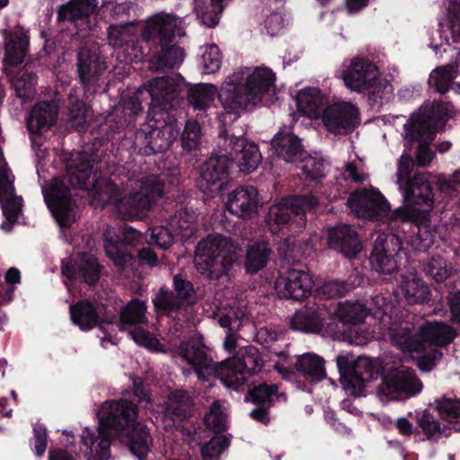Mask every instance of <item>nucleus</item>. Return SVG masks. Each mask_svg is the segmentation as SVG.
I'll return each instance as SVG.
<instances>
[{"mask_svg": "<svg viewBox=\"0 0 460 460\" xmlns=\"http://www.w3.org/2000/svg\"><path fill=\"white\" fill-rule=\"evenodd\" d=\"M320 202L313 194L287 196L271 205L265 217L266 227L274 235L289 236L301 233L306 226V213Z\"/></svg>", "mask_w": 460, "mask_h": 460, "instance_id": "9", "label": "nucleus"}, {"mask_svg": "<svg viewBox=\"0 0 460 460\" xmlns=\"http://www.w3.org/2000/svg\"><path fill=\"white\" fill-rule=\"evenodd\" d=\"M223 0H194L197 17L207 27L213 28L217 25L222 12Z\"/></svg>", "mask_w": 460, "mask_h": 460, "instance_id": "47", "label": "nucleus"}, {"mask_svg": "<svg viewBox=\"0 0 460 460\" xmlns=\"http://www.w3.org/2000/svg\"><path fill=\"white\" fill-rule=\"evenodd\" d=\"M433 404L439 418L452 428V431L460 432V399L443 395L436 398Z\"/></svg>", "mask_w": 460, "mask_h": 460, "instance_id": "38", "label": "nucleus"}, {"mask_svg": "<svg viewBox=\"0 0 460 460\" xmlns=\"http://www.w3.org/2000/svg\"><path fill=\"white\" fill-rule=\"evenodd\" d=\"M102 269L95 257L84 254L77 261V277L85 284L94 286L100 279Z\"/></svg>", "mask_w": 460, "mask_h": 460, "instance_id": "51", "label": "nucleus"}, {"mask_svg": "<svg viewBox=\"0 0 460 460\" xmlns=\"http://www.w3.org/2000/svg\"><path fill=\"white\" fill-rule=\"evenodd\" d=\"M230 440L225 436H215L201 447L203 460H219L221 455L228 448Z\"/></svg>", "mask_w": 460, "mask_h": 460, "instance_id": "57", "label": "nucleus"}, {"mask_svg": "<svg viewBox=\"0 0 460 460\" xmlns=\"http://www.w3.org/2000/svg\"><path fill=\"white\" fill-rule=\"evenodd\" d=\"M73 324L82 331H90L101 323V317L95 305L89 299L79 300L69 307Z\"/></svg>", "mask_w": 460, "mask_h": 460, "instance_id": "36", "label": "nucleus"}, {"mask_svg": "<svg viewBox=\"0 0 460 460\" xmlns=\"http://www.w3.org/2000/svg\"><path fill=\"white\" fill-rule=\"evenodd\" d=\"M367 308L359 303H339L332 312L325 306L305 305L292 317L290 327L304 333H320L324 325L335 334L345 331L346 325H356L364 321Z\"/></svg>", "mask_w": 460, "mask_h": 460, "instance_id": "6", "label": "nucleus"}, {"mask_svg": "<svg viewBox=\"0 0 460 460\" xmlns=\"http://www.w3.org/2000/svg\"><path fill=\"white\" fill-rule=\"evenodd\" d=\"M368 261L371 269L380 274L392 275L397 270L394 250L389 248L387 236L385 234H378L376 237Z\"/></svg>", "mask_w": 460, "mask_h": 460, "instance_id": "31", "label": "nucleus"}, {"mask_svg": "<svg viewBox=\"0 0 460 460\" xmlns=\"http://www.w3.org/2000/svg\"><path fill=\"white\" fill-rule=\"evenodd\" d=\"M116 438L137 460H146L151 452L153 438L146 426L138 424Z\"/></svg>", "mask_w": 460, "mask_h": 460, "instance_id": "30", "label": "nucleus"}, {"mask_svg": "<svg viewBox=\"0 0 460 460\" xmlns=\"http://www.w3.org/2000/svg\"><path fill=\"white\" fill-rule=\"evenodd\" d=\"M34 453L38 457L44 456L48 446V433L44 426L33 428Z\"/></svg>", "mask_w": 460, "mask_h": 460, "instance_id": "64", "label": "nucleus"}, {"mask_svg": "<svg viewBox=\"0 0 460 460\" xmlns=\"http://www.w3.org/2000/svg\"><path fill=\"white\" fill-rule=\"evenodd\" d=\"M76 66L80 83L87 91L95 86L108 68L105 58L86 46L77 52Z\"/></svg>", "mask_w": 460, "mask_h": 460, "instance_id": "24", "label": "nucleus"}, {"mask_svg": "<svg viewBox=\"0 0 460 460\" xmlns=\"http://www.w3.org/2000/svg\"><path fill=\"white\" fill-rule=\"evenodd\" d=\"M172 288L175 296L183 304L195 300L196 292L192 282L184 279L181 274H176L173 277Z\"/></svg>", "mask_w": 460, "mask_h": 460, "instance_id": "58", "label": "nucleus"}, {"mask_svg": "<svg viewBox=\"0 0 460 460\" xmlns=\"http://www.w3.org/2000/svg\"><path fill=\"white\" fill-rule=\"evenodd\" d=\"M134 22H126L125 24L111 23L107 29V40L113 48L120 49L131 41Z\"/></svg>", "mask_w": 460, "mask_h": 460, "instance_id": "52", "label": "nucleus"}, {"mask_svg": "<svg viewBox=\"0 0 460 460\" xmlns=\"http://www.w3.org/2000/svg\"><path fill=\"white\" fill-rule=\"evenodd\" d=\"M313 284V279L308 272L288 269L278 276L275 290L281 298L302 301L310 296Z\"/></svg>", "mask_w": 460, "mask_h": 460, "instance_id": "23", "label": "nucleus"}, {"mask_svg": "<svg viewBox=\"0 0 460 460\" xmlns=\"http://www.w3.org/2000/svg\"><path fill=\"white\" fill-rule=\"evenodd\" d=\"M38 76L33 72L21 71L11 80L15 96L22 104L31 102L36 93Z\"/></svg>", "mask_w": 460, "mask_h": 460, "instance_id": "44", "label": "nucleus"}, {"mask_svg": "<svg viewBox=\"0 0 460 460\" xmlns=\"http://www.w3.org/2000/svg\"><path fill=\"white\" fill-rule=\"evenodd\" d=\"M173 243V237L170 232L164 227L153 228L150 234L149 244L155 245L162 250H167Z\"/></svg>", "mask_w": 460, "mask_h": 460, "instance_id": "62", "label": "nucleus"}, {"mask_svg": "<svg viewBox=\"0 0 460 460\" xmlns=\"http://www.w3.org/2000/svg\"><path fill=\"white\" fill-rule=\"evenodd\" d=\"M4 55L3 63L6 67L21 66L29 51L30 37L23 28L17 26L4 32Z\"/></svg>", "mask_w": 460, "mask_h": 460, "instance_id": "27", "label": "nucleus"}, {"mask_svg": "<svg viewBox=\"0 0 460 460\" xmlns=\"http://www.w3.org/2000/svg\"><path fill=\"white\" fill-rule=\"evenodd\" d=\"M456 73V67L451 65L435 68L430 73L428 80L429 87L438 93H446L453 84Z\"/></svg>", "mask_w": 460, "mask_h": 460, "instance_id": "50", "label": "nucleus"}, {"mask_svg": "<svg viewBox=\"0 0 460 460\" xmlns=\"http://www.w3.org/2000/svg\"><path fill=\"white\" fill-rule=\"evenodd\" d=\"M178 354L192 367L200 380L208 381L218 371L217 363L214 362L208 354L201 336L191 337L181 341L178 348Z\"/></svg>", "mask_w": 460, "mask_h": 460, "instance_id": "19", "label": "nucleus"}, {"mask_svg": "<svg viewBox=\"0 0 460 460\" xmlns=\"http://www.w3.org/2000/svg\"><path fill=\"white\" fill-rule=\"evenodd\" d=\"M181 20L173 13H158L150 17L142 31V39L152 51L151 66L165 72L178 68L184 60V49L174 42L181 36Z\"/></svg>", "mask_w": 460, "mask_h": 460, "instance_id": "4", "label": "nucleus"}, {"mask_svg": "<svg viewBox=\"0 0 460 460\" xmlns=\"http://www.w3.org/2000/svg\"><path fill=\"white\" fill-rule=\"evenodd\" d=\"M452 107L450 102L434 100L430 105L422 107L415 119H411V124L405 128V140L410 144L418 143V165L426 166L433 160L434 154L429 146L436 133L444 129Z\"/></svg>", "mask_w": 460, "mask_h": 460, "instance_id": "8", "label": "nucleus"}, {"mask_svg": "<svg viewBox=\"0 0 460 460\" xmlns=\"http://www.w3.org/2000/svg\"><path fill=\"white\" fill-rule=\"evenodd\" d=\"M143 94L144 91L139 89L133 95L122 97L120 105L124 120L127 125L132 124L136 118L144 112V106L140 100Z\"/></svg>", "mask_w": 460, "mask_h": 460, "instance_id": "53", "label": "nucleus"}, {"mask_svg": "<svg viewBox=\"0 0 460 460\" xmlns=\"http://www.w3.org/2000/svg\"><path fill=\"white\" fill-rule=\"evenodd\" d=\"M97 0H70L65 4L58 6L57 11V21L58 23L70 22L77 26L81 21L89 27L90 16L97 12Z\"/></svg>", "mask_w": 460, "mask_h": 460, "instance_id": "33", "label": "nucleus"}, {"mask_svg": "<svg viewBox=\"0 0 460 460\" xmlns=\"http://www.w3.org/2000/svg\"><path fill=\"white\" fill-rule=\"evenodd\" d=\"M217 89L211 84H198L187 92V100L194 110L206 111L214 102Z\"/></svg>", "mask_w": 460, "mask_h": 460, "instance_id": "45", "label": "nucleus"}, {"mask_svg": "<svg viewBox=\"0 0 460 460\" xmlns=\"http://www.w3.org/2000/svg\"><path fill=\"white\" fill-rule=\"evenodd\" d=\"M146 302L138 298H132L119 313V330L124 332L127 326L146 323Z\"/></svg>", "mask_w": 460, "mask_h": 460, "instance_id": "41", "label": "nucleus"}, {"mask_svg": "<svg viewBox=\"0 0 460 460\" xmlns=\"http://www.w3.org/2000/svg\"><path fill=\"white\" fill-rule=\"evenodd\" d=\"M259 191L252 185H243L228 193L226 209L243 219H250L258 213L260 208Z\"/></svg>", "mask_w": 460, "mask_h": 460, "instance_id": "25", "label": "nucleus"}, {"mask_svg": "<svg viewBox=\"0 0 460 460\" xmlns=\"http://www.w3.org/2000/svg\"><path fill=\"white\" fill-rule=\"evenodd\" d=\"M271 146L278 157L296 164L306 154L302 140L290 128H281L271 139Z\"/></svg>", "mask_w": 460, "mask_h": 460, "instance_id": "29", "label": "nucleus"}, {"mask_svg": "<svg viewBox=\"0 0 460 460\" xmlns=\"http://www.w3.org/2000/svg\"><path fill=\"white\" fill-rule=\"evenodd\" d=\"M91 114V108L83 101L75 100V102H71L69 106L70 122L78 132L86 130L88 119Z\"/></svg>", "mask_w": 460, "mask_h": 460, "instance_id": "55", "label": "nucleus"}, {"mask_svg": "<svg viewBox=\"0 0 460 460\" xmlns=\"http://www.w3.org/2000/svg\"><path fill=\"white\" fill-rule=\"evenodd\" d=\"M3 214L10 223H14L22 211V199L16 195L2 202Z\"/></svg>", "mask_w": 460, "mask_h": 460, "instance_id": "63", "label": "nucleus"}, {"mask_svg": "<svg viewBox=\"0 0 460 460\" xmlns=\"http://www.w3.org/2000/svg\"><path fill=\"white\" fill-rule=\"evenodd\" d=\"M376 66L367 58L356 57L342 71L341 77L345 85L351 91L376 94V83L379 80Z\"/></svg>", "mask_w": 460, "mask_h": 460, "instance_id": "17", "label": "nucleus"}, {"mask_svg": "<svg viewBox=\"0 0 460 460\" xmlns=\"http://www.w3.org/2000/svg\"><path fill=\"white\" fill-rule=\"evenodd\" d=\"M390 340L393 346L403 352H421L423 345L420 341L419 329L416 330L413 325L401 323L391 327Z\"/></svg>", "mask_w": 460, "mask_h": 460, "instance_id": "35", "label": "nucleus"}, {"mask_svg": "<svg viewBox=\"0 0 460 460\" xmlns=\"http://www.w3.org/2000/svg\"><path fill=\"white\" fill-rule=\"evenodd\" d=\"M58 109L51 102H38L31 111L26 127L31 135H41L56 123Z\"/></svg>", "mask_w": 460, "mask_h": 460, "instance_id": "32", "label": "nucleus"}, {"mask_svg": "<svg viewBox=\"0 0 460 460\" xmlns=\"http://www.w3.org/2000/svg\"><path fill=\"white\" fill-rule=\"evenodd\" d=\"M451 268L441 256H433L422 265V271L427 277L431 278L436 283H442L448 276Z\"/></svg>", "mask_w": 460, "mask_h": 460, "instance_id": "54", "label": "nucleus"}, {"mask_svg": "<svg viewBox=\"0 0 460 460\" xmlns=\"http://www.w3.org/2000/svg\"><path fill=\"white\" fill-rule=\"evenodd\" d=\"M202 64L207 74H213L220 68L222 64L221 52L216 44L206 47L202 53Z\"/></svg>", "mask_w": 460, "mask_h": 460, "instance_id": "59", "label": "nucleus"}, {"mask_svg": "<svg viewBox=\"0 0 460 460\" xmlns=\"http://www.w3.org/2000/svg\"><path fill=\"white\" fill-rule=\"evenodd\" d=\"M278 356L282 358L283 363H287L285 366L279 362L276 363L275 368L279 373L294 374L298 373L301 376L310 382H320L326 376L324 359L314 353H305L297 356L295 363L289 364L288 355L281 351Z\"/></svg>", "mask_w": 460, "mask_h": 460, "instance_id": "21", "label": "nucleus"}, {"mask_svg": "<svg viewBox=\"0 0 460 460\" xmlns=\"http://www.w3.org/2000/svg\"><path fill=\"white\" fill-rule=\"evenodd\" d=\"M45 201L61 227H70L75 221V201L68 186L57 181L44 194Z\"/></svg>", "mask_w": 460, "mask_h": 460, "instance_id": "22", "label": "nucleus"}, {"mask_svg": "<svg viewBox=\"0 0 460 460\" xmlns=\"http://www.w3.org/2000/svg\"><path fill=\"white\" fill-rule=\"evenodd\" d=\"M349 291V286L340 280H330L325 282L319 289V294L326 299H334L345 296Z\"/></svg>", "mask_w": 460, "mask_h": 460, "instance_id": "60", "label": "nucleus"}, {"mask_svg": "<svg viewBox=\"0 0 460 460\" xmlns=\"http://www.w3.org/2000/svg\"><path fill=\"white\" fill-rule=\"evenodd\" d=\"M422 387V382L411 368H402L385 376L377 393L381 398L398 400L402 396L417 395L421 392Z\"/></svg>", "mask_w": 460, "mask_h": 460, "instance_id": "18", "label": "nucleus"}, {"mask_svg": "<svg viewBox=\"0 0 460 460\" xmlns=\"http://www.w3.org/2000/svg\"><path fill=\"white\" fill-rule=\"evenodd\" d=\"M346 205L358 217L379 221L388 215L390 205L378 190L365 188L354 190Z\"/></svg>", "mask_w": 460, "mask_h": 460, "instance_id": "16", "label": "nucleus"}, {"mask_svg": "<svg viewBox=\"0 0 460 460\" xmlns=\"http://www.w3.org/2000/svg\"><path fill=\"white\" fill-rule=\"evenodd\" d=\"M93 165V159L86 153L77 154L66 165L68 184L74 189L92 190L94 199L102 207L113 205L125 217L133 218L144 216L164 194V185L155 179L150 184H145L139 191L121 198L119 186L111 181L92 179Z\"/></svg>", "mask_w": 460, "mask_h": 460, "instance_id": "1", "label": "nucleus"}, {"mask_svg": "<svg viewBox=\"0 0 460 460\" xmlns=\"http://www.w3.org/2000/svg\"><path fill=\"white\" fill-rule=\"evenodd\" d=\"M422 352V355L417 358V367L422 372L433 370L443 357L441 350L437 348L430 349L428 351L424 349Z\"/></svg>", "mask_w": 460, "mask_h": 460, "instance_id": "61", "label": "nucleus"}, {"mask_svg": "<svg viewBox=\"0 0 460 460\" xmlns=\"http://www.w3.org/2000/svg\"><path fill=\"white\" fill-rule=\"evenodd\" d=\"M197 214L194 210L181 207L170 216V225L181 231V234L189 238L197 232Z\"/></svg>", "mask_w": 460, "mask_h": 460, "instance_id": "46", "label": "nucleus"}, {"mask_svg": "<svg viewBox=\"0 0 460 460\" xmlns=\"http://www.w3.org/2000/svg\"><path fill=\"white\" fill-rule=\"evenodd\" d=\"M419 336L424 350L426 345L434 346L437 349L448 345L455 340L456 332L447 323L429 322L419 328Z\"/></svg>", "mask_w": 460, "mask_h": 460, "instance_id": "34", "label": "nucleus"}, {"mask_svg": "<svg viewBox=\"0 0 460 460\" xmlns=\"http://www.w3.org/2000/svg\"><path fill=\"white\" fill-rule=\"evenodd\" d=\"M402 292L409 305L426 303L430 296L429 286L418 278L405 280L402 285Z\"/></svg>", "mask_w": 460, "mask_h": 460, "instance_id": "48", "label": "nucleus"}, {"mask_svg": "<svg viewBox=\"0 0 460 460\" xmlns=\"http://www.w3.org/2000/svg\"><path fill=\"white\" fill-rule=\"evenodd\" d=\"M248 385V391L245 394V401L251 402L254 405H267L273 407L275 402L283 395L279 392V385L276 384H268L265 381H252Z\"/></svg>", "mask_w": 460, "mask_h": 460, "instance_id": "37", "label": "nucleus"}, {"mask_svg": "<svg viewBox=\"0 0 460 460\" xmlns=\"http://www.w3.org/2000/svg\"><path fill=\"white\" fill-rule=\"evenodd\" d=\"M215 155L202 165L197 188L208 198H215L228 190L230 169L235 164L244 173L254 171L262 156L258 145L250 143L245 137H236L224 128L217 140Z\"/></svg>", "mask_w": 460, "mask_h": 460, "instance_id": "2", "label": "nucleus"}, {"mask_svg": "<svg viewBox=\"0 0 460 460\" xmlns=\"http://www.w3.org/2000/svg\"><path fill=\"white\" fill-rule=\"evenodd\" d=\"M238 258L239 253L233 242L222 234H208L196 245V268L210 281L228 277Z\"/></svg>", "mask_w": 460, "mask_h": 460, "instance_id": "10", "label": "nucleus"}, {"mask_svg": "<svg viewBox=\"0 0 460 460\" xmlns=\"http://www.w3.org/2000/svg\"><path fill=\"white\" fill-rule=\"evenodd\" d=\"M106 404L108 407L105 416L99 419L96 431L85 428L81 437L82 444L88 451L89 460H108L112 438L139 424L137 422V403L119 399Z\"/></svg>", "mask_w": 460, "mask_h": 460, "instance_id": "3", "label": "nucleus"}, {"mask_svg": "<svg viewBox=\"0 0 460 460\" xmlns=\"http://www.w3.org/2000/svg\"><path fill=\"white\" fill-rule=\"evenodd\" d=\"M102 236L105 253L119 270L132 265L137 258L141 264L157 265L158 257L151 247L138 248L144 237L135 228L126 224L118 227L107 226Z\"/></svg>", "mask_w": 460, "mask_h": 460, "instance_id": "7", "label": "nucleus"}, {"mask_svg": "<svg viewBox=\"0 0 460 460\" xmlns=\"http://www.w3.org/2000/svg\"><path fill=\"white\" fill-rule=\"evenodd\" d=\"M326 241L330 249L352 259L361 252L362 245L357 231L349 225L341 224L327 229Z\"/></svg>", "mask_w": 460, "mask_h": 460, "instance_id": "26", "label": "nucleus"}, {"mask_svg": "<svg viewBox=\"0 0 460 460\" xmlns=\"http://www.w3.org/2000/svg\"><path fill=\"white\" fill-rule=\"evenodd\" d=\"M276 74L267 66H257L244 79L243 74L235 72L225 81L218 92V99L227 113L237 114L248 104L261 102L275 92Z\"/></svg>", "mask_w": 460, "mask_h": 460, "instance_id": "5", "label": "nucleus"}, {"mask_svg": "<svg viewBox=\"0 0 460 460\" xmlns=\"http://www.w3.org/2000/svg\"><path fill=\"white\" fill-rule=\"evenodd\" d=\"M222 378L224 384L234 390L241 389L248 383V378L261 371L263 361L259 349L254 346H247L238 350L236 355L225 362Z\"/></svg>", "mask_w": 460, "mask_h": 460, "instance_id": "14", "label": "nucleus"}, {"mask_svg": "<svg viewBox=\"0 0 460 460\" xmlns=\"http://www.w3.org/2000/svg\"><path fill=\"white\" fill-rule=\"evenodd\" d=\"M152 302L155 310L164 315L178 313L183 306V303L175 296L174 292L168 289L165 286L159 288Z\"/></svg>", "mask_w": 460, "mask_h": 460, "instance_id": "49", "label": "nucleus"}, {"mask_svg": "<svg viewBox=\"0 0 460 460\" xmlns=\"http://www.w3.org/2000/svg\"><path fill=\"white\" fill-rule=\"evenodd\" d=\"M296 163L300 164V169L305 181L320 183L327 175V162L321 156L307 155H302Z\"/></svg>", "mask_w": 460, "mask_h": 460, "instance_id": "42", "label": "nucleus"}, {"mask_svg": "<svg viewBox=\"0 0 460 460\" xmlns=\"http://www.w3.org/2000/svg\"><path fill=\"white\" fill-rule=\"evenodd\" d=\"M417 423L426 439L429 441L438 442L440 438H448L452 434V428L449 425L442 424L428 410L417 413Z\"/></svg>", "mask_w": 460, "mask_h": 460, "instance_id": "39", "label": "nucleus"}, {"mask_svg": "<svg viewBox=\"0 0 460 460\" xmlns=\"http://www.w3.org/2000/svg\"><path fill=\"white\" fill-rule=\"evenodd\" d=\"M271 249L266 242H255L246 251L244 268L247 273L256 274L264 269L270 260Z\"/></svg>", "mask_w": 460, "mask_h": 460, "instance_id": "40", "label": "nucleus"}, {"mask_svg": "<svg viewBox=\"0 0 460 460\" xmlns=\"http://www.w3.org/2000/svg\"><path fill=\"white\" fill-rule=\"evenodd\" d=\"M182 80L181 75H164L147 81L144 89L151 98L149 108L159 109L158 112L174 113L184 99Z\"/></svg>", "mask_w": 460, "mask_h": 460, "instance_id": "15", "label": "nucleus"}, {"mask_svg": "<svg viewBox=\"0 0 460 460\" xmlns=\"http://www.w3.org/2000/svg\"><path fill=\"white\" fill-rule=\"evenodd\" d=\"M336 363L342 388L354 397L364 395L366 384L379 376L378 367L369 358L355 359L352 354L342 353L337 356Z\"/></svg>", "mask_w": 460, "mask_h": 460, "instance_id": "12", "label": "nucleus"}, {"mask_svg": "<svg viewBox=\"0 0 460 460\" xmlns=\"http://www.w3.org/2000/svg\"><path fill=\"white\" fill-rule=\"evenodd\" d=\"M327 130L334 135H347L360 123L358 108L349 102H338L326 106L322 117Z\"/></svg>", "mask_w": 460, "mask_h": 460, "instance_id": "20", "label": "nucleus"}, {"mask_svg": "<svg viewBox=\"0 0 460 460\" xmlns=\"http://www.w3.org/2000/svg\"><path fill=\"white\" fill-rule=\"evenodd\" d=\"M296 103L298 109L309 116H318L326 108V99L318 88L302 90L297 94Z\"/></svg>", "mask_w": 460, "mask_h": 460, "instance_id": "43", "label": "nucleus"}, {"mask_svg": "<svg viewBox=\"0 0 460 460\" xmlns=\"http://www.w3.org/2000/svg\"><path fill=\"white\" fill-rule=\"evenodd\" d=\"M201 138V128L197 120H187L181 135L183 150L190 152L199 147Z\"/></svg>", "mask_w": 460, "mask_h": 460, "instance_id": "56", "label": "nucleus"}, {"mask_svg": "<svg viewBox=\"0 0 460 460\" xmlns=\"http://www.w3.org/2000/svg\"><path fill=\"white\" fill-rule=\"evenodd\" d=\"M180 129L181 125L174 113L156 112L152 123L136 132L134 143L144 155L164 153L177 139Z\"/></svg>", "mask_w": 460, "mask_h": 460, "instance_id": "11", "label": "nucleus"}, {"mask_svg": "<svg viewBox=\"0 0 460 460\" xmlns=\"http://www.w3.org/2000/svg\"><path fill=\"white\" fill-rule=\"evenodd\" d=\"M438 26L440 38L443 37L442 33L447 31L450 32V37H448V35L445 36V43H430L429 46L434 49L436 55L440 52V49L444 45L448 47L451 46V44L460 45V0L449 1L446 18L439 22ZM456 66H460V50L456 52Z\"/></svg>", "mask_w": 460, "mask_h": 460, "instance_id": "28", "label": "nucleus"}, {"mask_svg": "<svg viewBox=\"0 0 460 460\" xmlns=\"http://www.w3.org/2000/svg\"><path fill=\"white\" fill-rule=\"evenodd\" d=\"M434 182L429 172H417L399 189L412 219L424 220L428 217L434 204Z\"/></svg>", "mask_w": 460, "mask_h": 460, "instance_id": "13", "label": "nucleus"}]
</instances>
